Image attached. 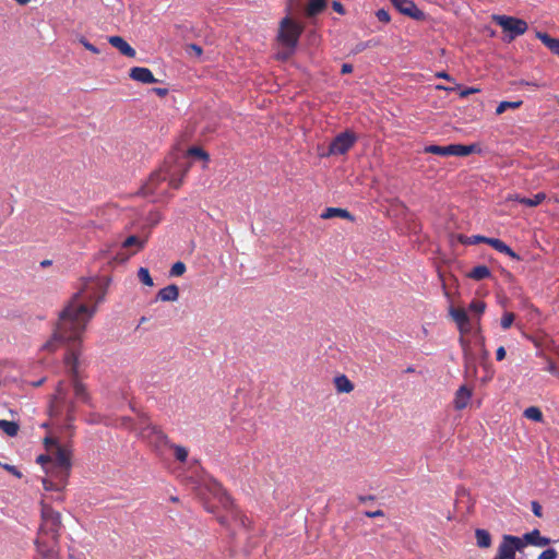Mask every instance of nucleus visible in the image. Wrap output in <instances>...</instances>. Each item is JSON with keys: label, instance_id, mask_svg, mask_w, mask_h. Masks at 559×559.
<instances>
[{"label": "nucleus", "instance_id": "nucleus-1", "mask_svg": "<svg viewBox=\"0 0 559 559\" xmlns=\"http://www.w3.org/2000/svg\"><path fill=\"white\" fill-rule=\"evenodd\" d=\"M85 292L73 295L68 305L59 313L51 338L44 345L49 352H55L61 346L68 348L63 361L68 373L72 378L74 395L78 400L87 401L88 394L85 385L79 380V357L81 355L82 335L86 324L96 311V307L90 308L83 301Z\"/></svg>", "mask_w": 559, "mask_h": 559}, {"label": "nucleus", "instance_id": "nucleus-2", "mask_svg": "<svg viewBox=\"0 0 559 559\" xmlns=\"http://www.w3.org/2000/svg\"><path fill=\"white\" fill-rule=\"evenodd\" d=\"M72 451L68 447L58 448V457L52 467H49L47 477L43 479L44 489L61 491L68 483L72 467Z\"/></svg>", "mask_w": 559, "mask_h": 559}, {"label": "nucleus", "instance_id": "nucleus-3", "mask_svg": "<svg viewBox=\"0 0 559 559\" xmlns=\"http://www.w3.org/2000/svg\"><path fill=\"white\" fill-rule=\"evenodd\" d=\"M226 514L218 516V522L225 527L230 540L236 542L240 532L248 533L251 521L230 501L229 506H225Z\"/></svg>", "mask_w": 559, "mask_h": 559}, {"label": "nucleus", "instance_id": "nucleus-4", "mask_svg": "<svg viewBox=\"0 0 559 559\" xmlns=\"http://www.w3.org/2000/svg\"><path fill=\"white\" fill-rule=\"evenodd\" d=\"M286 14L280 22L277 40L286 49L295 50L304 32V25Z\"/></svg>", "mask_w": 559, "mask_h": 559}, {"label": "nucleus", "instance_id": "nucleus-5", "mask_svg": "<svg viewBox=\"0 0 559 559\" xmlns=\"http://www.w3.org/2000/svg\"><path fill=\"white\" fill-rule=\"evenodd\" d=\"M66 413V421L68 426L74 420L75 403L68 400V392L63 386V382H59L56 394L50 402L49 415L52 417L61 416Z\"/></svg>", "mask_w": 559, "mask_h": 559}, {"label": "nucleus", "instance_id": "nucleus-6", "mask_svg": "<svg viewBox=\"0 0 559 559\" xmlns=\"http://www.w3.org/2000/svg\"><path fill=\"white\" fill-rule=\"evenodd\" d=\"M62 527L61 515L55 511L50 506L43 504L41 507V525L39 528L40 536H50L57 543L60 537V530Z\"/></svg>", "mask_w": 559, "mask_h": 559}, {"label": "nucleus", "instance_id": "nucleus-7", "mask_svg": "<svg viewBox=\"0 0 559 559\" xmlns=\"http://www.w3.org/2000/svg\"><path fill=\"white\" fill-rule=\"evenodd\" d=\"M492 20L504 33L509 34V40L523 35L528 28V25L524 20L514 16L493 15Z\"/></svg>", "mask_w": 559, "mask_h": 559}, {"label": "nucleus", "instance_id": "nucleus-8", "mask_svg": "<svg viewBox=\"0 0 559 559\" xmlns=\"http://www.w3.org/2000/svg\"><path fill=\"white\" fill-rule=\"evenodd\" d=\"M476 151V145L450 144L447 146L428 145L424 148L425 153L440 156H467Z\"/></svg>", "mask_w": 559, "mask_h": 559}, {"label": "nucleus", "instance_id": "nucleus-9", "mask_svg": "<svg viewBox=\"0 0 559 559\" xmlns=\"http://www.w3.org/2000/svg\"><path fill=\"white\" fill-rule=\"evenodd\" d=\"M525 547L523 539L513 535H503L497 555L492 559H515L518 550Z\"/></svg>", "mask_w": 559, "mask_h": 559}, {"label": "nucleus", "instance_id": "nucleus-10", "mask_svg": "<svg viewBox=\"0 0 559 559\" xmlns=\"http://www.w3.org/2000/svg\"><path fill=\"white\" fill-rule=\"evenodd\" d=\"M357 136L352 131H344L337 134L329 145L328 155H344L356 143Z\"/></svg>", "mask_w": 559, "mask_h": 559}, {"label": "nucleus", "instance_id": "nucleus-11", "mask_svg": "<svg viewBox=\"0 0 559 559\" xmlns=\"http://www.w3.org/2000/svg\"><path fill=\"white\" fill-rule=\"evenodd\" d=\"M450 314H451L452 319L454 320V322L456 323L457 329L461 333V337L459 341H460V344H461L464 353L466 354L467 348H468V342L464 338V335L471 332V329H472L471 320H469L465 309H463V308L451 307Z\"/></svg>", "mask_w": 559, "mask_h": 559}, {"label": "nucleus", "instance_id": "nucleus-12", "mask_svg": "<svg viewBox=\"0 0 559 559\" xmlns=\"http://www.w3.org/2000/svg\"><path fill=\"white\" fill-rule=\"evenodd\" d=\"M143 427L140 429L139 435L147 440L150 443L154 444L155 447H162V445H168L170 444L168 437L156 426L146 423V420L143 421Z\"/></svg>", "mask_w": 559, "mask_h": 559}, {"label": "nucleus", "instance_id": "nucleus-13", "mask_svg": "<svg viewBox=\"0 0 559 559\" xmlns=\"http://www.w3.org/2000/svg\"><path fill=\"white\" fill-rule=\"evenodd\" d=\"M58 544L59 540L55 543L50 536L46 537L38 535L36 539L37 550L45 559H57Z\"/></svg>", "mask_w": 559, "mask_h": 559}, {"label": "nucleus", "instance_id": "nucleus-14", "mask_svg": "<svg viewBox=\"0 0 559 559\" xmlns=\"http://www.w3.org/2000/svg\"><path fill=\"white\" fill-rule=\"evenodd\" d=\"M393 5L403 14L415 20H423L425 13L417 8L413 0H391Z\"/></svg>", "mask_w": 559, "mask_h": 559}, {"label": "nucleus", "instance_id": "nucleus-15", "mask_svg": "<svg viewBox=\"0 0 559 559\" xmlns=\"http://www.w3.org/2000/svg\"><path fill=\"white\" fill-rule=\"evenodd\" d=\"M45 443L55 445V450H51L50 454H41L37 457V463L41 464L43 468L45 469V473H48L49 467H52L57 461L58 457V448L60 447L55 442V440L50 438L45 439Z\"/></svg>", "mask_w": 559, "mask_h": 559}, {"label": "nucleus", "instance_id": "nucleus-16", "mask_svg": "<svg viewBox=\"0 0 559 559\" xmlns=\"http://www.w3.org/2000/svg\"><path fill=\"white\" fill-rule=\"evenodd\" d=\"M472 394H473V391L471 388H468L467 385H461L456 390L455 395H454V400H453L454 408L457 411L464 409L468 405Z\"/></svg>", "mask_w": 559, "mask_h": 559}, {"label": "nucleus", "instance_id": "nucleus-17", "mask_svg": "<svg viewBox=\"0 0 559 559\" xmlns=\"http://www.w3.org/2000/svg\"><path fill=\"white\" fill-rule=\"evenodd\" d=\"M129 76L138 82L144 84L156 83L157 80L153 75L152 71L148 68L143 67H134L130 70Z\"/></svg>", "mask_w": 559, "mask_h": 559}, {"label": "nucleus", "instance_id": "nucleus-18", "mask_svg": "<svg viewBox=\"0 0 559 559\" xmlns=\"http://www.w3.org/2000/svg\"><path fill=\"white\" fill-rule=\"evenodd\" d=\"M525 545H533L537 547H544L550 544L551 539L540 535V532L535 528L521 537Z\"/></svg>", "mask_w": 559, "mask_h": 559}, {"label": "nucleus", "instance_id": "nucleus-19", "mask_svg": "<svg viewBox=\"0 0 559 559\" xmlns=\"http://www.w3.org/2000/svg\"><path fill=\"white\" fill-rule=\"evenodd\" d=\"M109 44L117 48L123 56L134 58L136 51L121 36H110Z\"/></svg>", "mask_w": 559, "mask_h": 559}, {"label": "nucleus", "instance_id": "nucleus-20", "mask_svg": "<svg viewBox=\"0 0 559 559\" xmlns=\"http://www.w3.org/2000/svg\"><path fill=\"white\" fill-rule=\"evenodd\" d=\"M168 174L164 170L156 171L151 175L147 183L144 186V192L146 194H154L157 190L158 183L167 180Z\"/></svg>", "mask_w": 559, "mask_h": 559}, {"label": "nucleus", "instance_id": "nucleus-21", "mask_svg": "<svg viewBox=\"0 0 559 559\" xmlns=\"http://www.w3.org/2000/svg\"><path fill=\"white\" fill-rule=\"evenodd\" d=\"M320 216L323 219H330L333 217H341L352 222L355 219L347 210L340 207H326Z\"/></svg>", "mask_w": 559, "mask_h": 559}, {"label": "nucleus", "instance_id": "nucleus-22", "mask_svg": "<svg viewBox=\"0 0 559 559\" xmlns=\"http://www.w3.org/2000/svg\"><path fill=\"white\" fill-rule=\"evenodd\" d=\"M179 297V288L175 284H170L162 288L157 293V299L160 301H176Z\"/></svg>", "mask_w": 559, "mask_h": 559}, {"label": "nucleus", "instance_id": "nucleus-23", "mask_svg": "<svg viewBox=\"0 0 559 559\" xmlns=\"http://www.w3.org/2000/svg\"><path fill=\"white\" fill-rule=\"evenodd\" d=\"M488 245L497 251L504 253L514 260H521V257L516 252H514L506 242L498 238H493L492 240L488 241Z\"/></svg>", "mask_w": 559, "mask_h": 559}, {"label": "nucleus", "instance_id": "nucleus-24", "mask_svg": "<svg viewBox=\"0 0 559 559\" xmlns=\"http://www.w3.org/2000/svg\"><path fill=\"white\" fill-rule=\"evenodd\" d=\"M537 38L555 55L559 57V39L550 37L547 33L537 32Z\"/></svg>", "mask_w": 559, "mask_h": 559}, {"label": "nucleus", "instance_id": "nucleus-25", "mask_svg": "<svg viewBox=\"0 0 559 559\" xmlns=\"http://www.w3.org/2000/svg\"><path fill=\"white\" fill-rule=\"evenodd\" d=\"M328 5V0H310L306 7V15L309 17L316 16Z\"/></svg>", "mask_w": 559, "mask_h": 559}, {"label": "nucleus", "instance_id": "nucleus-26", "mask_svg": "<svg viewBox=\"0 0 559 559\" xmlns=\"http://www.w3.org/2000/svg\"><path fill=\"white\" fill-rule=\"evenodd\" d=\"M334 385L338 393H350L354 390L353 382L345 374L335 377Z\"/></svg>", "mask_w": 559, "mask_h": 559}, {"label": "nucleus", "instance_id": "nucleus-27", "mask_svg": "<svg viewBox=\"0 0 559 559\" xmlns=\"http://www.w3.org/2000/svg\"><path fill=\"white\" fill-rule=\"evenodd\" d=\"M491 276V272L486 265H476L468 273L467 277L474 281H483L489 278Z\"/></svg>", "mask_w": 559, "mask_h": 559}, {"label": "nucleus", "instance_id": "nucleus-28", "mask_svg": "<svg viewBox=\"0 0 559 559\" xmlns=\"http://www.w3.org/2000/svg\"><path fill=\"white\" fill-rule=\"evenodd\" d=\"M145 242V240L140 239L138 236L132 235L124 239V241L122 242V248L130 249L134 247L135 249L131 252L132 254H134L144 248Z\"/></svg>", "mask_w": 559, "mask_h": 559}, {"label": "nucleus", "instance_id": "nucleus-29", "mask_svg": "<svg viewBox=\"0 0 559 559\" xmlns=\"http://www.w3.org/2000/svg\"><path fill=\"white\" fill-rule=\"evenodd\" d=\"M475 538L479 548H489L491 546V535L487 530L477 528L475 531Z\"/></svg>", "mask_w": 559, "mask_h": 559}, {"label": "nucleus", "instance_id": "nucleus-30", "mask_svg": "<svg viewBox=\"0 0 559 559\" xmlns=\"http://www.w3.org/2000/svg\"><path fill=\"white\" fill-rule=\"evenodd\" d=\"M545 199H546V194L544 192H538L533 198H525V197L520 198V197H516L515 200L520 204H523V205H526V206H530V207H534V206L539 205Z\"/></svg>", "mask_w": 559, "mask_h": 559}, {"label": "nucleus", "instance_id": "nucleus-31", "mask_svg": "<svg viewBox=\"0 0 559 559\" xmlns=\"http://www.w3.org/2000/svg\"><path fill=\"white\" fill-rule=\"evenodd\" d=\"M493 238H488V237L480 236V235H473L471 237H467V236H461L460 237V241L463 245H477V243H480V242H484V243L488 245V241H490Z\"/></svg>", "mask_w": 559, "mask_h": 559}, {"label": "nucleus", "instance_id": "nucleus-32", "mask_svg": "<svg viewBox=\"0 0 559 559\" xmlns=\"http://www.w3.org/2000/svg\"><path fill=\"white\" fill-rule=\"evenodd\" d=\"M0 428L4 431V433L9 437H15L19 432V425L15 421L1 420Z\"/></svg>", "mask_w": 559, "mask_h": 559}, {"label": "nucleus", "instance_id": "nucleus-33", "mask_svg": "<svg viewBox=\"0 0 559 559\" xmlns=\"http://www.w3.org/2000/svg\"><path fill=\"white\" fill-rule=\"evenodd\" d=\"M524 417L527 419H531L533 421H542L543 420V413L537 406H530L524 411Z\"/></svg>", "mask_w": 559, "mask_h": 559}, {"label": "nucleus", "instance_id": "nucleus-34", "mask_svg": "<svg viewBox=\"0 0 559 559\" xmlns=\"http://www.w3.org/2000/svg\"><path fill=\"white\" fill-rule=\"evenodd\" d=\"M523 102L522 100H516V102H501L497 108H496V114L497 115H501L503 114L506 110L508 109H518L522 106Z\"/></svg>", "mask_w": 559, "mask_h": 559}, {"label": "nucleus", "instance_id": "nucleus-35", "mask_svg": "<svg viewBox=\"0 0 559 559\" xmlns=\"http://www.w3.org/2000/svg\"><path fill=\"white\" fill-rule=\"evenodd\" d=\"M169 448H171L174 450V453H175V457L179 461V462H186L187 461V457H188V450L182 447V445H179V444H173L170 443L169 444Z\"/></svg>", "mask_w": 559, "mask_h": 559}, {"label": "nucleus", "instance_id": "nucleus-36", "mask_svg": "<svg viewBox=\"0 0 559 559\" xmlns=\"http://www.w3.org/2000/svg\"><path fill=\"white\" fill-rule=\"evenodd\" d=\"M187 154L189 156H195L198 158H201L205 162H207L210 159V156L209 154L201 147H198V146H192L190 147L188 151H187Z\"/></svg>", "mask_w": 559, "mask_h": 559}, {"label": "nucleus", "instance_id": "nucleus-37", "mask_svg": "<svg viewBox=\"0 0 559 559\" xmlns=\"http://www.w3.org/2000/svg\"><path fill=\"white\" fill-rule=\"evenodd\" d=\"M138 277L146 286H153L154 285L153 278H152L148 270L145 269V267H140V270L138 272Z\"/></svg>", "mask_w": 559, "mask_h": 559}, {"label": "nucleus", "instance_id": "nucleus-38", "mask_svg": "<svg viewBox=\"0 0 559 559\" xmlns=\"http://www.w3.org/2000/svg\"><path fill=\"white\" fill-rule=\"evenodd\" d=\"M187 267L186 264L181 261H178L173 264L169 275L170 276H181L186 272Z\"/></svg>", "mask_w": 559, "mask_h": 559}, {"label": "nucleus", "instance_id": "nucleus-39", "mask_svg": "<svg viewBox=\"0 0 559 559\" xmlns=\"http://www.w3.org/2000/svg\"><path fill=\"white\" fill-rule=\"evenodd\" d=\"M515 319V314L513 312H506L501 318V328L503 330H508L511 328Z\"/></svg>", "mask_w": 559, "mask_h": 559}, {"label": "nucleus", "instance_id": "nucleus-40", "mask_svg": "<svg viewBox=\"0 0 559 559\" xmlns=\"http://www.w3.org/2000/svg\"><path fill=\"white\" fill-rule=\"evenodd\" d=\"M486 309V304L481 300H474L469 304V310L481 314Z\"/></svg>", "mask_w": 559, "mask_h": 559}, {"label": "nucleus", "instance_id": "nucleus-41", "mask_svg": "<svg viewBox=\"0 0 559 559\" xmlns=\"http://www.w3.org/2000/svg\"><path fill=\"white\" fill-rule=\"evenodd\" d=\"M558 552L554 548H548L544 550L537 559H557Z\"/></svg>", "mask_w": 559, "mask_h": 559}, {"label": "nucleus", "instance_id": "nucleus-42", "mask_svg": "<svg viewBox=\"0 0 559 559\" xmlns=\"http://www.w3.org/2000/svg\"><path fill=\"white\" fill-rule=\"evenodd\" d=\"M80 43L84 46L85 49L90 50L91 52L95 53V55H98L100 51L99 49L94 46L93 44H91L87 39H85L84 37H82L80 39Z\"/></svg>", "mask_w": 559, "mask_h": 559}, {"label": "nucleus", "instance_id": "nucleus-43", "mask_svg": "<svg viewBox=\"0 0 559 559\" xmlns=\"http://www.w3.org/2000/svg\"><path fill=\"white\" fill-rule=\"evenodd\" d=\"M376 15H377V17H378V20L380 22H383V23H389L390 22V14H389V12H386L383 9L378 10Z\"/></svg>", "mask_w": 559, "mask_h": 559}, {"label": "nucleus", "instance_id": "nucleus-44", "mask_svg": "<svg viewBox=\"0 0 559 559\" xmlns=\"http://www.w3.org/2000/svg\"><path fill=\"white\" fill-rule=\"evenodd\" d=\"M478 92H479V88H476V87H467V88H464V90L460 91V97H461V98H465V97H467L468 95L474 94V93H478Z\"/></svg>", "mask_w": 559, "mask_h": 559}, {"label": "nucleus", "instance_id": "nucleus-45", "mask_svg": "<svg viewBox=\"0 0 559 559\" xmlns=\"http://www.w3.org/2000/svg\"><path fill=\"white\" fill-rule=\"evenodd\" d=\"M332 8L335 12H337L341 15H344L346 13L344 5L340 1H333Z\"/></svg>", "mask_w": 559, "mask_h": 559}, {"label": "nucleus", "instance_id": "nucleus-46", "mask_svg": "<svg viewBox=\"0 0 559 559\" xmlns=\"http://www.w3.org/2000/svg\"><path fill=\"white\" fill-rule=\"evenodd\" d=\"M532 511H533L535 516H537V518H542L543 516L542 506L537 501H533L532 502Z\"/></svg>", "mask_w": 559, "mask_h": 559}, {"label": "nucleus", "instance_id": "nucleus-47", "mask_svg": "<svg viewBox=\"0 0 559 559\" xmlns=\"http://www.w3.org/2000/svg\"><path fill=\"white\" fill-rule=\"evenodd\" d=\"M3 468L7 469L8 472H10L11 474H13L14 476L19 477V478L22 477L21 472L14 465L4 464Z\"/></svg>", "mask_w": 559, "mask_h": 559}, {"label": "nucleus", "instance_id": "nucleus-48", "mask_svg": "<svg viewBox=\"0 0 559 559\" xmlns=\"http://www.w3.org/2000/svg\"><path fill=\"white\" fill-rule=\"evenodd\" d=\"M301 0H287L286 12L292 13L295 7L300 4Z\"/></svg>", "mask_w": 559, "mask_h": 559}, {"label": "nucleus", "instance_id": "nucleus-49", "mask_svg": "<svg viewBox=\"0 0 559 559\" xmlns=\"http://www.w3.org/2000/svg\"><path fill=\"white\" fill-rule=\"evenodd\" d=\"M148 221L153 225L157 224L160 221V214L158 212L150 213Z\"/></svg>", "mask_w": 559, "mask_h": 559}, {"label": "nucleus", "instance_id": "nucleus-50", "mask_svg": "<svg viewBox=\"0 0 559 559\" xmlns=\"http://www.w3.org/2000/svg\"><path fill=\"white\" fill-rule=\"evenodd\" d=\"M181 183H182V178H180V179L170 178L169 179V186L174 189H179Z\"/></svg>", "mask_w": 559, "mask_h": 559}, {"label": "nucleus", "instance_id": "nucleus-51", "mask_svg": "<svg viewBox=\"0 0 559 559\" xmlns=\"http://www.w3.org/2000/svg\"><path fill=\"white\" fill-rule=\"evenodd\" d=\"M366 516L368 518H379V516H384V512L382 510H377V511H367L366 513Z\"/></svg>", "mask_w": 559, "mask_h": 559}, {"label": "nucleus", "instance_id": "nucleus-52", "mask_svg": "<svg viewBox=\"0 0 559 559\" xmlns=\"http://www.w3.org/2000/svg\"><path fill=\"white\" fill-rule=\"evenodd\" d=\"M506 354H507V353H506L504 347H503V346H500V347L497 349V352H496V358H497V360H498V361H500V360L504 359Z\"/></svg>", "mask_w": 559, "mask_h": 559}, {"label": "nucleus", "instance_id": "nucleus-53", "mask_svg": "<svg viewBox=\"0 0 559 559\" xmlns=\"http://www.w3.org/2000/svg\"><path fill=\"white\" fill-rule=\"evenodd\" d=\"M189 49L192 50L198 57H200L203 52L202 48L195 44H191Z\"/></svg>", "mask_w": 559, "mask_h": 559}, {"label": "nucleus", "instance_id": "nucleus-54", "mask_svg": "<svg viewBox=\"0 0 559 559\" xmlns=\"http://www.w3.org/2000/svg\"><path fill=\"white\" fill-rule=\"evenodd\" d=\"M353 72V66L349 63H344L341 69L342 74H347Z\"/></svg>", "mask_w": 559, "mask_h": 559}, {"label": "nucleus", "instance_id": "nucleus-55", "mask_svg": "<svg viewBox=\"0 0 559 559\" xmlns=\"http://www.w3.org/2000/svg\"><path fill=\"white\" fill-rule=\"evenodd\" d=\"M521 85H526V86H531V87H534V88H538V87L545 86L544 84H539L537 82H527V81H522Z\"/></svg>", "mask_w": 559, "mask_h": 559}, {"label": "nucleus", "instance_id": "nucleus-56", "mask_svg": "<svg viewBox=\"0 0 559 559\" xmlns=\"http://www.w3.org/2000/svg\"><path fill=\"white\" fill-rule=\"evenodd\" d=\"M295 50L287 49V51L280 52L278 58L280 59H288Z\"/></svg>", "mask_w": 559, "mask_h": 559}, {"label": "nucleus", "instance_id": "nucleus-57", "mask_svg": "<svg viewBox=\"0 0 559 559\" xmlns=\"http://www.w3.org/2000/svg\"><path fill=\"white\" fill-rule=\"evenodd\" d=\"M436 76L437 78H441V79H444L447 81H453L452 76H450L447 72L444 71H441V72H438L436 73Z\"/></svg>", "mask_w": 559, "mask_h": 559}, {"label": "nucleus", "instance_id": "nucleus-58", "mask_svg": "<svg viewBox=\"0 0 559 559\" xmlns=\"http://www.w3.org/2000/svg\"><path fill=\"white\" fill-rule=\"evenodd\" d=\"M154 92L158 95V96H166L167 93H168V90L167 88H162V87H156L154 88Z\"/></svg>", "mask_w": 559, "mask_h": 559}, {"label": "nucleus", "instance_id": "nucleus-59", "mask_svg": "<svg viewBox=\"0 0 559 559\" xmlns=\"http://www.w3.org/2000/svg\"><path fill=\"white\" fill-rule=\"evenodd\" d=\"M437 88L438 90H443V91H447V92H451V91L455 90V87H447V86H442V85H438Z\"/></svg>", "mask_w": 559, "mask_h": 559}, {"label": "nucleus", "instance_id": "nucleus-60", "mask_svg": "<svg viewBox=\"0 0 559 559\" xmlns=\"http://www.w3.org/2000/svg\"><path fill=\"white\" fill-rule=\"evenodd\" d=\"M372 499H373V497H372V496H368V497H359V500H360L361 502H365V501H367V500H372Z\"/></svg>", "mask_w": 559, "mask_h": 559}, {"label": "nucleus", "instance_id": "nucleus-61", "mask_svg": "<svg viewBox=\"0 0 559 559\" xmlns=\"http://www.w3.org/2000/svg\"><path fill=\"white\" fill-rule=\"evenodd\" d=\"M19 4L21 5H25L27 4L28 2H31L32 0H15Z\"/></svg>", "mask_w": 559, "mask_h": 559}, {"label": "nucleus", "instance_id": "nucleus-62", "mask_svg": "<svg viewBox=\"0 0 559 559\" xmlns=\"http://www.w3.org/2000/svg\"><path fill=\"white\" fill-rule=\"evenodd\" d=\"M50 264H51V261H49V260H45V261L41 262L43 266H47V265H50Z\"/></svg>", "mask_w": 559, "mask_h": 559}, {"label": "nucleus", "instance_id": "nucleus-63", "mask_svg": "<svg viewBox=\"0 0 559 559\" xmlns=\"http://www.w3.org/2000/svg\"><path fill=\"white\" fill-rule=\"evenodd\" d=\"M406 372H414V368L408 367V368L406 369Z\"/></svg>", "mask_w": 559, "mask_h": 559}]
</instances>
